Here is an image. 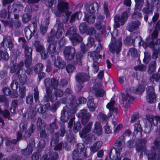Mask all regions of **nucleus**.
Returning <instances> with one entry per match:
<instances>
[{
    "mask_svg": "<svg viewBox=\"0 0 160 160\" xmlns=\"http://www.w3.org/2000/svg\"><path fill=\"white\" fill-rule=\"evenodd\" d=\"M93 132L97 135H100L102 133V127L99 122H96L94 124V128Z\"/></svg>",
    "mask_w": 160,
    "mask_h": 160,
    "instance_id": "obj_38",
    "label": "nucleus"
},
{
    "mask_svg": "<svg viewBox=\"0 0 160 160\" xmlns=\"http://www.w3.org/2000/svg\"><path fill=\"white\" fill-rule=\"evenodd\" d=\"M125 142V139L123 136L119 138L114 143V148H112L110 150V156L106 157V160H109L110 158L113 160H121L120 151L123 147Z\"/></svg>",
    "mask_w": 160,
    "mask_h": 160,
    "instance_id": "obj_2",
    "label": "nucleus"
},
{
    "mask_svg": "<svg viewBox=\"0 0 160 160\" xmlns=\"http://www.w3.org/2000/svg\"><path fill=\"white\" fill-rule=\"evenodd\" d=\"M68 9V4L67 2L60 1H59L57 7L54 9H52V10L56 17H59L62 15H65L66 18L65 20L63 21L65 23L68 21L69 17L71 14Z\"/></svg>",
    "mask_w": 160,
    "mask_h": 160,
    "instance_id": "obj_7",
    "label": "nucleus"
},
{
    "mask_svg": "<svg viewBox=\"0 0 160 160\" xmlns=\"http://www.w3.org/2000/svg\"><path fill=\"white\" fill-rule=\"evenodd\" d=\"M156 97L153 87H148L147 89L146 98L147 102L150 103H154L156 101Z\"/></svg>",
    "mask_w": 160,
    "mask_h": 160,
    "instance_id": "obj_22",
    "label": "nucleus"
},
{
    "mask_svg": "<svg viewBox=\"0 0 160 160\" xmlns=\"http://www.w3.org/2000/svg\"><path fill=\"white\" fill-rule=\"evenodd\" d=\"M25 49V53L26 56V59L25 61V64L26 65L30 64L32 59L31 55L32 54V49L31 48L27 46L26 45H23Z\"/></svg>",
    "mask_w": 160,
    "mask_h": 160,
    "instance_id": "obj_31",
    "label": "nucleus"
},
{
    "mask_svg": "<svg viewBox=\"0 0 160 160\" xmlns=\"http://www.w3.org/2000/svg\"><path fill=\"white\" fill-rule=\"evenodd\" d=\"M92 123V122H89L85 126L82 131L79 132L80 137L82 138H85L86 142L87 143H91L95 139V137L92 134H89L88 135H87V133L91 130Z\"/></svg>",
    "mask_w": 160,
    "mask_h": 160,
    "instance_id": "obj_16",
    "label": "nucleus"
},
{
    "mask_svg": "<svg viewBox=\"0 0 160 160\" xmlns=\"http://www.w3.org/2000/svg\"><path fill=\"white\" fill-rule=\"evenodd\" d=\"M87 105L89 110L91 111L95 110L97 107V105L94 103L93 99L92 98L88 99Z\"/></svg>",
    "mask_w": 160,
    "mask_h": 160,
    "instance_id": "obj_44",
    "label": "nucleus"
},
{
    "mask_svg": "<svg viewBox=\"0 0 160 160\" xmlns=\"http://www.w3.org/2000/svg\"><path fill=\"white\" fill-rule=\"evenodd\" d=\"M1 114L2 115L4 118L8 120H12L11 118L10 113L8 110L5 109L3 111H2Z\"/></svg>",
    "mask_w": 160,
    "mask_h": 160,
    "instance_id": "obj_58",
    "label": "nucleus"
},
{
    "mask_svg": "<svg viewBox=\"0 0 160 160\" xmlns=\"http://www.w3.org/2000/svg\"><path fill=\"white\" fill-rule=\"evenodd\" d=\"M82 16V13L81 12H75L72 14L71 16L70 19V22H72L75 20V18L76 17L77 19L79 20L81 18Z\"/></svg>",
    "mask_w": 160,
    "mask_h": 160,
    "instance_id": "obj_50",
    "label": "nucleus"
},
{
    "mask_svg": "<svg viewBox=\"0 0 160 160\" xmlns=\"http://www.w3.org/2000/svg\"><path fill=\"white\" fill-rule=\"evenodd\" d=\"M18 66H14L11 67V72L14 73L15 74L13 77V80L11 84V87L12 89L14 91L17 90L19 86V83L16 81V79L19 78L20 83L21 85H23L26 82L27 78L26 75L22 74L21 76L20 75V71L18 68Z\"/></svg>",
    "mask_w": 160,
    "mask_h": 160,
    "instance_id": "obj_3",
    "label": "nucleus"
},
{
    "mask_svg": "<svg viewBox=\"0 0 160 160\" xmlns=\"http://www.w3.org/2000/svg\"><path fill=\"white\" fill-rule=\"evenodd\" d=\"M95 27L97 29L101 30V32L102 33H104L106 30L105 26L101 22H97L95 24Z\"/></svg>",
    "mask_w": 160,
    "mask_h": 160,
    "instance_id": "obj_52",
    "label": "nucleus"
},
{
    "mask_svg": "<svg viewBox=\"0 0 160 160\" xmlns=\"http://www.w3.org/2000/svg\"><path fill=\"white\" fill-rule=\"evenodd\" d=\"M83 19L84 20H86L88 24H91L94 22L95 18L93 15L88 14L85 13V16Z\"/></svg>",
    "mask_w": 160,
    "mask_h": 160,
    "instance_id": "obj_42",
    "label": "nucleus"
},
{
    "mask_svg": "<svg viewBox=\"0 0 160 160\" xmlns=\"http://www.w3.org/2000/svg\"><path fill=\"white\" fill-rule=\"evenodd\" d=\"M53 154V156H51L50 158V156L48 158V154H46L45 155H43L40 160H56L58 156V153L56 152H54Z\"/></svg>",
    "mask_w": 160,
    "mask_h": 160,
    "instance_id": "obj_46",
    "label": "nucleus"
},
{
    "mask_svg": "<svg viewBox=\"0 0 160 160\" xmlns=\"http://www.w3.org/2000/svg\"><path fill=\"white\" fill-rule=\"evenodd\" d=\"M43 67V65L42 63H38L35 66L34 71L36 72H38L41 71Z\"/></svg>",
    "mask_w": 160,
    "mask_h": 160,
    "instance_id": "obj_64",
    "label": "nucleus"
},
{
    "mask_svg": "<svg viewBox=\"0 0 160 160\" xmlns=\"http://www.w3.org/2000/svg\"><path fill=\"white\" fill-rule=\"evenodd\" d=\"M47 12H48L47 18L43 21L41 24L40 28L41 32L42 34H44L47 31V29L49 24V18L50 14L48 12V11H47Z\"/></svg>",
    "mask_w": 160,
    "mask_h": 160,
    "instance_id": "obj_32",
    "label": "nucleus"
},
{
    "mask_svg": "<svg viewBox=\"0 0 160 160\" xmlns=\"http://www.w3.org/2000/svg\"><path fill=\"white\" fill-rule=\"evenodd\" d=\"M156 62L155 61H153L151 62L149 65V68L148 69V72L149 73H151L154 72L155 70Z\"/></svg>",
    "mask_w": 160,
    "mask_h": 160,
    "instance_id": "obj_56",
    "label": "nucleus"
},
{
    "mask_svg": "<svg viewBox=\"0 0 160 160\" xmlns=\"http://www.w3.org/2000/svg\"><path fill=\"white\" fill-rule=\"evenodd\" d=\"M94 42L95 39L94 38L89 37L88 39L87 46H85L83 43H81V52H82L83 55L88 51V48H90L94 45Z\"/></svg>",
    "mask_w": 160,
    "mask_h": 160,
    "instance_id": "obj_27",
    "label": "nucleus"
},
{
    "mask_svg": "<svg viewBox=\"0 0 160 160\" xmlns=\"http://www.w3.org/2000/svg\"><path fill=\"white\" fill-rule=\"evenodd\" d=\"M78 117L82 118V122L83 125H85L88 121L90 117V114L87 113L85 109H82L77 114Z\"/></svg>",
    "mask_w": 160,
    "mask_h": 160,
    "instance_id": "obj_24",
    "label": "nucleus"
},
{
    "mask_svg": "<svg viewBox=\"0 0 160 160\" xmlns=\"http://www.w3.org/2000/svg\"><path fill=\"white\" fill-rule=\"evenodd\" d=\"M141 25L138 20L131 22L127 27V29L130 32H132L138 28Z\"/></svg>",
    "mask_w": 160,
    "mask_h": 160,
    "instance_id": "obj_35",
    "label": "nucleus"
},
{
    "mask_svg": "<svg viewBox=\"0 0 160 160\" xmlns=\"http://www.w3.org/2000/svg\"><path fill=\"white\" fill-rule=\"evenodd\" d=\"M75 69V67L73 65L68 64L66 67V70L68 73L72 72Z\"/></svg>",
    "mask_w": 160,
    "mask_h": 160,
    "instance_id": "obj_63",
    "label": "nucleus"
},
{
    "mask_svg": "<svg viewBox=\"0 0 160 160\" xmlns=\"http://www.w3.org/2000/svg\"><path fill=\"white\" fill-rule=\"evenodd\" d=\"M150 54L148 52H144V57L143 61L144 63L147 64L150 60Z\"/></svg>",
    "mask_w": 160,
    "mask_h": 160,
    "instance_id": "obj_62",
    "label": "nucleus"
},
{
    "mask_svg": "<svg viewBox=\"0 0 160 160\" xmlns=\"http://www.w3.org/2000/svg\"><path fill=\"white\" fill-rule=\"evenodd\" d=\"M147 120L145 124V132L148 133L150 132L152 125H157L158 122H160V117L157 116L154 117L152 115L147 114L146 116Z\"/></svg>",
    "mask_w": 160,
    "mask_h": 160,
    "instance_id": "obj_18",
    "label": "nucleus"
},
{
    "mask_svg": "<svg viewBox=\"0 0 160 160\" xmlns=\"http://www.w3.org/2000/svg\"><path fill=\"white\" fill-rule=\"evenodd\" d=\"M115 101L113 100L111 101L106 106L107 108L109 110V113L110 115L112 114L114 116L115 115H117L118 109L114 107Z\"/></svg>",
    "mask_w": 160,
    "mask_h": 160,
    "instance_id": "obj_34",
    "label": "nucleus"
},
{
    "mask_svg": "<svg viewBox=\"0 0 160 160\" xmlns=\"http://www.w3.org/2000/svg\"><path fill=\"white\" fill-rule=\"evenodd\" d=\"M66 132V131L64 127L61 128L59 132L56 133L53 135L52 139L51 140V145L52 146L54 147V149L55 150H60L62 147H64L66 145V143L63 144L62 143H57L58 142V138L59 136L63 137Z\"/></svg>",
    "mask_w": 160,
    "mask_h": 160,
    "instance_id": "obj_12",
    "label": "nucleus"
},
{
    "mask_svg": "<svg viewBox=\"0 0 160 160\" xmlns=\"http://www.w3.org/2000/svg\"><path fill=\"white\" fill-rule=\"evenodd\" d=\"M18 104L17 100H14L12 101L10 111L12 113H14L17 110V107Z\"/></svg>",
    "mask_w": 160,
    "mask_h": 160,
    "instance_id": "obj_49",
    "label": "nucleus"
},
{
    "mask_svg": "<svg viewBox=\"0 0 160 160\" xmlns=\"http://www.w3.org/2000/svg\"><path fill=\"white\" fill-rule=\"evenodd\" d=\"M54 64L58 68L62 69L65 67L66 63L63 61H62L59 57H58L54 62Z\"/></svg>",
    "mask_w": 160,
    "mask_h": 160,
    "instance_id": "obj_37",
    "label": "nucleus"
},
{
    "mask_svg": "<svg viewBox=\"0 0 160 160\" xmlns=\"http://www.w3.org/2000/svg\"><path fill=\"white\" fill-rule=\"evenodd\" d=\"M112 124H113L114 128V133H116L118 132L120 130L122 127V125L121 124H119L116 127V125L117 123L115 121H113L112 122Z\"/></svg>",
    "mask_w": 160,
    "mask_h": 160,
    "instance_id": "obj_61",
    "label": "nucleus"
},
{
    "mask_svg": "<svg viewBox=\"0 0 160 160\" xmlns=\"http://www.w3.org/2000/svg\"><path fill=\"white\" fill-rule=\"evenodd\" d=\"M50 79H49V81ZM49 88L50 89H52L51 88L55 89L57 88L58 86V81L55 79L54 78H53L51 79L50 83V82L49 81Z\"/></svg>",
    "mask_w": 160,
    "mask_h": 160,
    "instance_id": "obj_48",
    "label": "nucleus"
},
{
    "mask_svg": "<svg viewBox=\"0 0 160 160\" xmlns=\"http://www.w3.org/2000/svg\"><path fill=\"white\" fill-rule=\"evenodd\" d=\"M85 9L87 11L90 13H94L96 10L98 9V3L95 2H92L87 3L85 5Z\"/></svg>",
    "mask_w": 160,
    "mask_h": 160,
    "instance_id": "obj_30",
    "label": "nucleus"
},
{
    "mask_svg": "<svg viewBox=\"0 0 160 160\" xmlns=\"http://www.w3.org/2000/svg\"><path fill=\"white\" fill-rule=\"evenodd\" d=\"M154 146L152 148V152L147 154L148 160H160V137L157 138L154 142Z\"/></svg>",
    "mask_w": 160,
    "mask_h": 160,
    "instance_id": "obj_14",
    "label": "nucleus"
},
{
    "mask_svg": "<svg viewBox=\"0 0 160 160\" xmlns=\"http://www.w3.org/2000/svg\"><path fill=\"white\" fill-rule=\"evenodd\" d=\"M46 88V92L47 95L44 98V100L45 102H48L50 100L51 102H53L56 101L58 97L62 96L63 92V91L59 89H55L54 94H52V89L49 88V78H47L44 82Z\"/></svg>",
    "mask_w": 160,
    "mask_h": 160,
    "instance_id": "obj_6",
    "label": "nucleus"
},
{
    "mask_svg": "<svg viewBox=\"0 0 160 160\" xmlns=\"http://www.w3.org/2000/svg\"><path fill=\"white\" fill-rule=\"evenodd\" d=\"M146 141V140L145 139L139 140L136 143V150L138 152V153H140V158L142 157L143 152H145V151L146 150L145 144Z\"/></svg>",
    "mask_w": 160,
    "mask_h": 160,
    "instance_id": "obj_23",
    "label": "nucleus"
},
{
    "mask_svg": "<svg viewBox=\"0 0 160 160\" xmlns=\"http://www.w3.org/2000/svg\"><path fill=\"white\" fill-rule=\"evenodd\" d=\"M129 9V8H128L127 12H124L122 13L121 18L118 15H116L114 17V29L113 33H111V40L109 45L110 51L112 53H116L117 54H118L121 51L122 43L120 40L117 41H115L114 36H118V31L117 29L115 28L119 27V22H120L121 25L125 23L127 20L128 15L130 13Z\"/></svg>",
    "mask_w": 160,
    "mask_h": 160,
    "instance_id": "obj_1",
    "label": "nucleus"
},
{
    "mask_svg": "<svg viewBox=\"0 0 160 160\" xmlns=\"http://www.w3.org/2000/svg\"><path fill=\"white\" fill-rule=\"evenodd\" d=\"M34 147L35 142L34 140L32 139L26 148L21 150V152L25 157L28 158L32 153Z\"/></svg>",
    "mask_w": 160,
    "mask_h": 160,
    "instance_id": "obj_26",
    "label": "nucleus"
},
{
    "mask_svg": "<svg viewBox=\"0 0 160 160\" xmlns=\"http://www.w3.org/2000/svg\"><path fill=\"white\" fill-rule=\"evenodd\" d=\"M144 90L145 86L144 85H142L138 87L130 88L129 90L126 91V94L122 93V103L123 105H125V108H128L129 107L128 105V103H132L134 100L133 98L129 94V91L132 92L139 94L142 93Z\"/></svg>",
    "mask_w": 160,
    "mask_h": 160,
    "instance_id": "obj_4",
    "label": "nucleus"
},
{
    "mask_svg": "<svg viewBox=\"0 0 160 160\" xmlns=\"http://www.w3.org/2000/svg\"><path fill=\"white\" fill-rule=\"evenodd\" d=\"M46 145V143L45 140L43 139L41 140L38 144V146L37 151H41V149L44 148Z\"/></svg>",
    "mask_w": 160,
    "mask_h": 160,
    "instance_id": "obj_60",
    "label": "nucleus"
},
{
    "mask_svg": "<svg viewBox=\"0 0 160 160\" xmlns=\"http://www.w3.org/2000/svg\"><path fill=\"white\" fill-rule=\"evenodd\" d=\"M81 128V126L80 122H75L74 124L73 131L75 133L77 132Z\"/></svg>",
    "mask_w": 160,
    "mask_h": 160,
    "instance_id": "obj_59",
    "label": "nucleus"
},
{
    "mask_svg": "<svg viewBox=\"0 0 160 160\" xmlns=\"http://www.w3.org/2000/svg\"><path fill=\"white\" fill-rule=\"evenodd\" d=\"M12 7L14 8H15L14 11H17L18 10H21L23 8V5H21L20 2L18 1L16 3H14Z\"/></svg>",
    "mask_w": 160,
    "mask_h": 160,
    "instance_id": "obj_53",
    "label": "nucleus"
},
{
    "mask_svg": "<svg viewBox=\"0 0 160 160\" xmlns=\"http://www.w3.org/2000/svg\"><path fill=\"white\" fill-rule=\"evenodd\" d=\"M57 25L58 27L56 33L55 30H52L47 39V41L49 42L53 41L55 42L57 41L62 37V34L64 32L63 23L60 22V20L58 18L57 19L55 27H57Z\"/></svg>",
    "mask_w": 160,
    "mask_h": 160,
    "instance_id": "obj_11",
    "label": "nucleus"
},
{
    "mask_svg": "<svg viewBox=\"0 0 160 160\" xmlns=\"http://www.w3.org/2000/svg\"><path fill=\"white\" fill-rule=\"evenodd\" d=\"M136 3L135 5V10L137 11L138 10H140L142 7V3L144 2V0H135Z\"/></svg>",
    "mask_w": 160,
    "mask_h": 160,
    "instance_id": "obj_57",
    "label": "nucleus"
},
{
    "mask_svg": "<svg viewBox=\"0 0 160 160\" xmlns=\"http://www.w3.org/2000/svg\"><path fill=\"white\" fill-rule=\"evenodd\" d=\"M77 148L78 150L76 149L73 152V160H82L79 157L81 155L83 156L84 158H86V148L84 144L79 143L78 145Z\"/></svg>",
    "mask_w": 160,
    "mask_h": 160,
    "instance_id": "obj_19",
    "label": "nucleus"
},
{
    "mask_svg": "<svg viewBox=\"0 0 160 160\" xmlns=\"http://www.w3.org/2000/svg\"><path fill=\"white\" fill-rule=\"evenodd\" d=\"M66 137L67 141L69 142H75V137L72 135L71 131L67 132Z\"/></svg>",
    "mask_w": 160,
    "mask_h": 160,
    "instance_id": "obj_51",
    "label": "nucleus"
},
{
    "mask_svg": "<svg viewBox=\"0 0 160 160\" xmlns=\"http://www.w3.org/2000/svg\"><path fill=\"white\" fill-rule=\"evenodd\" d=\"M47 51L48 53L50 54L52 58L58 53L56 51V45L53 42L49 45L47 48Z\"/></svg>",
    "mask_w": 160,
    "mask_h": 160,
    "instance_id": "obj_36",
    "label": "nucleus"
},
{
    "mask_svg": "<svg viewBox=\"0 0 160 160\" xmlns=\"http://www.w3.org/2000/svg\"><path fill=\"white\" fill-rule=\"evenodd\" d=\"M102 144V142L99 141L94 143L90 148L91 153H94L97 152L101 147Z\"/></svg>",
    "mask_w": 160,
    "mask_h": 160,
    "instance_id": "obj_41",
    "label": "nucleus"
},
{
    "mask_svg": "<svg viewBox=\"0 0 160 160\" xmlns=\"http://www.w3.org/2000/svg\"><path fill=\"white\" fill-rule=\"evenodd\" d=\"M37 126L38 130H41L40 133V137L42 138H45L47 136V134L44 130L45 124L40 118H38L37 121Z\"/></svg>",
    "mask_w": 160,
    "mask_h": 160,
    "instance_id": "obj_29",
    "label": "nucleus"
},
{
    "mask_svg": "<svg viewBox=\"0 0 160 160\" xmlns=\"http://www.w3.org/2000/svg\"><path fill=\"white\" fill-rule=\"evenodd\" d=\"M36 24L32 23L28 27H26L24 29L25 34L28 39H30L36 33Z\"/></svg>",
    "mask_w": 160,
    "mask_h": 160,
    "instance_id": "obj_21",
    "label": "nucleus"
},
{
    "mask_svg": "<svg viewBox=\"0 0 160 160\" xmlns=\"http://www.w3.org/2000/svg\"><path fill=\"white\" fill-rule=\"evenodd\" d=\"M75 52L74 48L72 46L66 47L63 51V54L65 59L68 61H72L79 65H82L81 59L83 57V55L81 51L80 53H77L76 58H74Z\"/></svg>",
    "mask_w": 160,
    "mask_h": 160,
    "instance_id": "obj_5",
    "label": "nucleus"
},
{
    "mask_svg": "<svg viewBox=\"0 0 160 160\" xmlns=\"http://www.w3.org/2000/svg\"><path fill=\"white\" fill-rule=\"evenodd\" d=\"M57 128L55 122H53L47 128V130L49 133H52L54 132V129H57Z\"/></svg>",
    "mask_w": 160,
    "mask_h": 160,
    "instance_id": "obj_55",
    "label": "nucleus"
},
{
    "mask_svg": "<svg viewBox=\"0 0 160 160\" xmlns=\"http://www.w3.org/2000/svg\"><path fill=\"white\" fill-rule=\"evenodd\" d=\"M135 34V33H133L132 35H131L130 37L126 38L124 41V43L128 45L133 43L135 40V37H136V38H138L137 36H136Z\"/></svg>",
    "mask_w": 160,
    "mask_h": 160,
    "instance_id": "obj_45",
    "label": "nucleus"
},
{
    "mask_svg": "<svg viewBox=\"0 0 160 160\" xmlns=\"http://www.w3.org/2000/svg\"><path fill=\"white\" fill-rule=\"evenodd\" d=\"M35 128V126L33 123H31L28 130L25 132L24 138H26L30 137L34 131Z\"/></svg>",
    "mask_w": 160,
    "mask_h": 160,
    "instance_id": "obj_40",
    "label": "nucleus"
},
{
    "mask_svg": "<svg viewBox=\"0 0 160 160\" xmlns=\"http://www.w3.org/2000/svg\"><path fill=\"white\" fill-rule=\"evenodd\" d=\"M34 45L37 51L40 53L42 59L45 60L47 57V54L44 51L43 46L40 44L38 40L35 41Z\"/></svg>",
    "mask_w": 160,
    "mask_h": 160,
    "instance_id": "obj_28",
    "label": "nucleus"
},
{
    "mask_svg": "<svg viewBox=\"0 0 160 160\" xmlns=\"http://www.w3.org/2000/svg\"><path fill=\"white\" fill-rule=\"evenodd\" d=\"M142 128L139 122L137 123H135L134 126V134L135 135H138V136H141L142 135Z\"/></svg>",
    "mask_w": 160,
    "mask_h": 160,
    "instance_id": "obj_43",
    "label": "nucleus"
},
{
    "mask_svg": "<svg viewBox=\"0 0 160 160\" xmlns=\"http://www.w3.org/2000/svg\"><path fill=\"white\" fill-rule=\"evenodd\" d=\"M3 48L5 49H9L10 51L12 49L13 44L10 37H4L3 41L0 44V60L3 59L7 60L9 58V55L7 52L5 51H3Z\"/></svg>",
    "mask_w": 160,
    "mask_h": 160,
    "instance_id": "obj_8",
    "label": "nucleus"
},
{
    "mask_svg": "<svg viewBox=\"0 0 160 160\" xmlns=\"http://www.w3.org/2000/svg\"><path fill=\"white\" fill-rule=\"evenodd\" d=\"M65 35L69 38L73 45H75L82 40V38L76 32V27H72L69 28L67 30Z\"/></svg>",
    "mask_w": 160,
    "mask_h": 160,
    "instance_id": "obj_17",
    "label": "nucleus"
},
{
    "mask_svg": "<svg viewBox=\"0 0 160 160\" xmlns=\"http://www.w3.org/2000/svg\"><path fill=\"white\" fill-rule=\"evenodd\" d=\"M50 106V104L49 103H47L44 106H40V111L39 109L38 108V106L37 105L35 108L32 109L31 108L27 110V113H25L23 114L24 117H26L27 116L28 119H32V121L34 122L35 120V116L36 114V112L38 110L39 112L41 113H44L47 110H48Z\"/></svg>",
    "mask_w": 160,
    "mask_h": 160,
    "instance_id": "obj_13",
    "label": "nucleus"
},
{
    "mask_svg": "<svg viewBox=\"0 0 160 160\" xmlns=\"http://www.w3.org/2000/svg\"><path fill=\"white\" fill-rule=\"evenodd\" d=\"M96 86H98L97 88L95 89V93L96 95L98 97H102L104 94L105 91L102 88L100 85H96Z\"/></svg>",
    "mask_w": 160,
    "mask_h": 160,
    "instance_id": "obj_47",
    "label": "nucleus"
},
{
    "mask_svg": "<svg viewBox=\"0 0 160 160\" xmlns=\"http://www.w3.org/2000/svg\"><path fill=\"white\" fill-rule=\"evenodd\" d=\"M112 116V115L109 114V116H107L102 113H100L98 116V118L100 121H103L104 120H106Z\"/></svg>",
    "mask_w": 160,
    "mask_h": 160,
    "instance_id": "obj_54",
    "label": "nucleus"
},
{
    "mask_svg": "<svg viewBox=\"0 0 160 160\" xmlns=\"http://www.w3.org/2000/svg\"><path fill=\"white\" fill-rule=\"evenodd\" d=\"M31 63L32 62H31L30 64H28V65H26V64H25V66L27 68V71L25 69H23V62L21 61L20 62L19 64H13L12 66H18V68L19 71H20V73L21 76L22 75H22H25V74L26 72L28 74H31L33 72V71L32 69L29 68V66L31 65Z\"/></svg>",
    "mask_w": 160,
    "mask_h": 160,
    "instance_id": "obj_25",
    "label": "nucleus"
},
{
    "mask_svg": "<svg viewBox=\"0 0 160 160\" xmlns=\"http://www.w3.org/2000/svg\"><path fill=\"white\" fill-rule=\"evenodd\" d=\"M76 110L74 108L69 111V109L67 106L64 107L61 112L60 117L61 120L63 122H67L69 119L70 121L68 123V128L71 130L72 127L73 121L75 118V114Z\"/></svg>",
    "mask_w": 160,
    "mask_h": 160,
    "instance_id": "obj_9",
    "label": "nucleus"
},
{
    "mask_svg": "<svg viewBox=\"0 0 160 160\" xmlns=\"http://www.w3.org/2000/svg\"><path fill=\"white\" fill-rule=\"evenodd\" d=\"M102 48V45L101 43H99L96 49L97 51L92 52H88V56L92 57L94 60L93 64V67L94 68V72L96 73L98 72L99 70V63L98 62L95 60H98L99 58H102V56L99 54V52Z\"/></svg>",
    "mask_w": 160,
    "mask_h": 160,
    "instance_id": "obj_15",
    "label": "nucleus"
},
{
    "mask_svg": "<svg viewBox=\"0 0 160 160\" xmlns=\"http://www.w3.org/2000/svg\"><path fill=\"white\" fill-rule=\"evenodd\" d=\"M76 79L80 84H81L85 81H89L90 79V77L87 74L79 73L76 75Z\"/></svg>",
    "mask_w": 160,
    "mask_h": 160,
    "instance_id": "obj_33",
    "label": "nucleus"
},
{
    "mask_svg": "<svg viewBox=\"0 0 160 160\" xmlns=\"http://www.w3.org/2000/svg\"><path fill=\"white\" fill-rule=\"evenodd\" d=\"M147 4L146 5V7L142 10V12L146 14L151 13H152L153 10V7L155 6L158 9L159 7V0H155L153 2V6L152 5H150V3L152 4L153 3L154 0H144Z\"/></svg>",
    "mask_w": 160,
    "mask_h": 160,
    "instance_id": "obj_20",
    "label": "nucleus"
},
{
    "mask_svg": "<svg viewBox=\"0 0 160 160\" xmlns=\"http://www.w3.org/2000/svg\"><path fill=\"white\" fill-rule=\"evenodd\" d=\"M27 123L26 122L22 121L20 124L19 130L17 133V139H14L11 141L8 138H5V143L7 146V151L8 152H11L13 150V144H16L18 140H20L22 137V133L26 131L27 127Z\"/></svg>",
    "mask_w": 160,
    "mask_h": 160,
    "instance_id": "obj_10",
    "label": "nucleus"
},
{
    "mask_svg": "<svg viewBox=\"0 0 160 160\" xmlns=\"http://www.w3.org/2000/svg\"><path fill=\"white\" fill-rule=\"evenodd\" d=\"M35 128V126L33 123H31L28 130L25 132L24 138H26L30 137L34 131Z\"/></svg>",
    "mask_w": 160,
    "mask_h": 160,
    "instance_id": "obj_39",
    "label": "nucleus"
}]
</instances>
